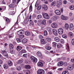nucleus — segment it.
Segmentation results:
<instances>
[{
    "mask_svg": "<svg viewBox=\"0 0 74 74\" xmlns=\"http://www.w3.org/2000/svg\"><path fill=\"white\" fill-rule=\"evenodd\" d=\"M58 33L59 34H62L63 33V30L62 28H59L58 30Z\"/></svg>",
    "mask_w": 74,
    "mask_h": 74,
    "instance_id": "obj_8",
    "label": "nucleus"
},
{
    "mask_svg": "<svg viewBox=\"0 0 74 74\" xmlns=\"http://www.w3.org/2000/svg\"><path fill=\"white\" fill-rule=\"evenodd\" d=\"M8 34L9 35V38L13 37L14 36V34L12 33V32H10Z\"/></svg>",
    "mask_w": 74,
    "mask_h": 74,
    "instance_id": "obj_15",
    "label": "nucleus"
},
{
    "mask_svg": "<svg viewBox=\"0 0 74 74\" xmlns=\"http://www.w3.org/2000/svg\"><path fill=\"white\" fill-rule=\"evenodd\" d=\"M63 64H64V63L62 61H60L57 64L58 66H62L63 65Z\"/></svg>",
    "mask_w": 74,
    "mask_h": 74,
    "instance_id": "obj_14",
    "label": "nucleus"
},
{
    "mask_svg": "<svg viewBox=\"0 0 74 74\" xmlns=\"http://www.w3.org/2000/svg\"><path fill=\"white\" fill-rule=\"evenodd\" d=\"M44 18L47 19H48L49 18V16L48 14L46 13H45L42 14Z\"/></svg>",
    "mask_w": 74,
    "mask_h": 74,
    "instance_id": "obj_3",
    "label": "nucleus"
},
{
    "mask_svg": "<svg viewBox=\"0 0 74 74\" xmlns=\"http://www.w3.org/2000/svg\"><path fill=\"white\" fill-rule=\"evenodd\" d=\"M31 59L32 61L33 62L36 63L37 62V59L33 56L31 57Z\"/></svg>",
    "mask_w": 74,
    "mask_h": 74,
    "instance_id": "obj_4",
    "label": "nucleus"
},
{
    "mask_svg": "<svg viewBox=\"0 0 74 74\" xmlns=\"http://www.w3.org/2000/svg\"><path fill=\"white\" fill-rule=\"evenodd\" d=\"M69 8L70 10H74V6L73 5H71L70 6Z\"/></svg>",
    "mask_w": 74,
    "mask_h": 74,
    "instance_id": "obj_38",
    "label": "nucleus"
},
{
    "mask_svg": "<svg viewBox=\"0 0 74 74\" xmlns=\"http://www.w3.org/2000/svg\"><path fill=\"white\" fill-rule=\"evenodd\" d=\"M42 9H43L45 11H47V10L48 9V7L46 5L44 4L43 5L42 7Z\"/></svg>",
    "mask_w": 74,
    "mask_h": 74,
    "instance_id": "obj_18",
    "label": "nucleus"
},
{
    "mask_svg": "<svg viewBox=\"0 0 74 74\" xmlns=\"http://www.w3.org/2000/svg\"><path fill=\"white\" fill-rule=\"evenodd\" d=\"M9 14H10V15H13V14H14V12H10L9 13Z\"/></svg>",
    "mask_w": 74,
    "mask_h": 74,
    "instance_id": "obj_61",
    "label": "nucleus"
},
{
    "mask_svg": "<svg viewBox=\"0 0 74 74\" xmlns=\"http://www.w3.org/2000/svg\"><path fill=\"white\" fill-rule=\"evenodd\" d=\"M67 69L69 70H72L73 69V67L70 66H68L67 67Z\"/></svg>",
    "mask_w": 74,
    "mask_h": 74,
    "instance_id": "obj_31",
    "label": "nucleus"
},
{
    "mask_svg": "<svg viewBox=\"0 0 74 74\" xmlns=\"http://www.w3.org/2000/svg\"><path fill=\"white\" fill-rule=\"evenodd\" d=\"M66 49H67L68 51H70V48L69 47V46L68 44H67L66 45Z\"/></svg>",
    "mask_w": 74,
    "mask_h": 74,
    "instance_id": "obj_26",
    "label": "nucleus"
},
{
    "mask_svg": "<svg viewBox=\"0 0 74 74\" xmlns=\"http://www.w3.org/2000/svg\"><path fill=\"white\" fill-rule=\"evenodd\" d=\"M42 24L43 25H46V20L44 19L42 20Z\"/></svg>",
    "mask_w": 74,
    "mask_h": 74,
    "instance_id": "obj_25",
    "label": "nucleus"
},
{
    "mask_svg": "<svg viewBox=\"0 0 74 74\" xmlns=\"http://www.w3.org/2000/svg\"><path fill=\"white\" fill-rule=\"evenodd\" d=\"M74 27L73 26V25L72 24H70V27H69V30H73L74 29Z\"/></svg>",
    "mask_w": 74,
    "mask_h": 74,
    "instance_id": "obj_17",
    "label": "nucleus"
},
{
    "mask_svg": "<svg viewBox=\"0 0 74 74\" xmlns=\"http://www.w3.org/2000/svg\"><path fill=\"white\" fill-rule=\"evenodd\" d=\"M25 68L26 69H31V66L29 65H27L25 66Z\"/></svg>",
    "mask_w": 74,
    "mask_h": 74,
    "instance_id": "obj_22",
    "label": "nucleus"
},
{
    "mask_svg": "<svg viewBox=\"0 0 74 74\" xmlns=\"http://www.w3.org/2000/svg\"><path fill=\"white\" fill-rule=\"evenodd\" d=\"M55 12L56 15H60L61 14V12L59 10H56L55 11Z\"/></svg>",
    "mask_w": 74,
    "mask_h": 74,
    "instance_id": "obj_10",
    "label": "nucleus"
},
{
    "mask_svg": "<svg viewBox=\"0 0 74 74\" xmlns=\"http://www.w3.org/2000/svg\"><path fill=\"white\" fill-rule=\"evenodd\" d=\"M5 20L6 21V25H8L9 23H10V19L9 18H5Z\"/></svg>",
    "mask_w": 74,
    "mask_h": 74,
    "instance_id": "obj_16",
    "label": "nucleus"
},
{
    "mask_svg": "<svg viewBox=\"0 0 74 74\" xmlns=\"http://www.w3.org/2000/svg\"><path fill=\"white\" fill-rule=\"evenodd\" d=\"M16 40L18 42H21V40L19 38H17Z\"/></svg>",
    "mask_w": 74,
    "mask_h": 74,
    "instance_id": "obj_50",
    "label": "nucleus"
},
{
    "mask_svg": "<svg viewBox=\"0 0 74 74\" xmlns=\"http://www.w3.org/2000/svg\"><path fill=\"white\" fill-rule=\"evenodd\" d=\"M37 8L38 10H41V5H40Z\"/></svg>",
    "mask_w": 74,
    "mask_h": 74,
    "instance_id": "obj_49",
    "label": "nucleus"
},
{
    "mask_svg": "<svg viewBox=\"0 0 74 74\" xmlns=\"http://www.w3.org/2000/svg\"><path fill=\"white\" fill-rule=\"evenodd\" d=\"M44 63H45V62H44V61L41 60L40 62L38 63L37 65L38 66H40V67H43Z\"/></svg>",
    "mask_w": 74,
    "mask_h": 74,
    "instance_id": "obj_1",
    "label": "nucleus"
},
{
    "mask_svg": "<svg viewBox=\"0 0 74 74\" xmlns=\"http://www.w3.org/2000/svg\"><path fill=\"white\" fill-rule=\"evenodd\" d=\"M16 69L18 71H20L21 69V67L20 66H17V67L16 68Z\"/></svg>",
    "mask_w": 74,
    "mask_h": 74,
    "instance_id": "obj_43",
    "label": "nucleus"
},
{
    "mask_svg": "<svg viewBox=\"0 0 74 74\" xmlns=\"http://www.w3.org/2000/svg\"><path fill=\"white\" fill-rule=\"evenodd\" d=\"M9 48L10 49H13L14 48V45H13L12 44H10L9 45Z\"/></svg>",
    "mask_w": 74,
    "mask_h": 74,
    "instance_id": "obj_33",
    "label": "nucleus"
},
{
    "mask_svg": "<svg viewBox=\"0 0 74 74\" xmlns=\"http://www.w3.org/2000/svg\"><path fill=\"white\" fill-rule=\"evenodd\" d=\"M8 65L9 66H11L12 65V63L11 61H9L8 62Z\"/></svg>",
    "mask_w": 74,
    "mask_h": 74,
    "instance_id": "obj_27",
    "label": "nucleus"
},
{
    "mask_svg": "<svg viewBox=\"0 0 74 74\" xmlns=\"http://www.w3.org/2000/svg\"><path fill=\"white\" fill-rule=\"evenodd\" d=\"M62 74H69V72L66 71H65L63 72Z\"/></svg>",
    "mask_w": 74,
    "mask_h": 74,
    "instance_id": "obj_44",
    "label": "nucleus"
},
{
    "mask_svg": "<svg viewBox=\"0 0 74 74\" xmlns=\"http://www.w3.org/2000/svg\"><path fill=\"white\" fill-rule=\"evenodd\" d=\"M62 36L63 38H66L67 37V35L65 34L62 35Z\"/></svg>",
    "mask_w": 74,
    "mask_h": 74,
    "instance_id": "obj_48",
    "label": "nucleus"
},
{
    "mask_svg": "<svg viewBox=\"0 0 74 74\" xmlns=\"http://www.w3.org/2000/svg\"><path fill=\"white\" fill-rule=\"evenodd\" d=\"M41 20H39L37 22V23L38 25H39V26H40L41 25Z\"/></svg>",
    "mask_w": 74,
    "mask_h": 74,
    "instance_id": "obj_30",
    "label": "nucleus"
},
{
    "mask_svg": "<svg viewBox=\"0 0 74 74\" xmlns=\"http://www.w3.org/2000/svg\"><path fill=\"white\" fill-rule=\"evenodd\" d=\"M23 57L26 58H27V54H23Z\"/></svg>",
    "mask_w": 74,
    "mask_h": 74,
    "instance_id": "obj_57",
    "label": "nucleus"
},
{
    "mask_svg": "<svg viewBox=\"0 0 74 74\" xmlns=\"http://www.w3.org/2000/svg\"><path fill=\"white\" fill-rule=\"evenodd\" d=\"M55 41L56 42H59V41H60V39H59V38L57 37H55Z\"/></svg>",
    "mask_w": 74,
    "mask_h": 74,
    "instance_id": "obj_28",
    "label": "nucleus"
},
{
    "mask_svg": "<svg viewBox=\"0 0 74 74\" xmlns=\"http://www.w3.org/2000/svg\"><path fill=\"white\" fill-rule=\"evenodd\" d=\"M1 53L3 55L5 56H8V54L5 50L2 51H1Z\"/></svg>",
    "mask_w": 74,
    "mask_h": 74,
    "instance_id": "obj_11",
    "label": "nucleus"
},
{
    "mask_svg": "<svg viewBox=\"0 0 74 74\" xmlns=\"http://www.w3.org/2000/svg\"><path fill=\"white\" fill-rule=\"evenodd\" d=\"M29 23L31 25H33V22L32 20H30L29 21Z\"/></svg>",
    "mask_w": 74,
    "mask_h": 74,
    "instance_id": "obj_62",
    "label": "nucleus"
},
{
    "mask_svg": "<svg viewBox=\"0 0 74 74\" xmlns=\"http://www.w3.org/2000/svg\"><path fill=\"white\" fill-rule=\"evenodd\" d=\"M26 73L27 74H30V72L29 70H27L26 71Z\"/></svg>",
    "mask_w": 74,
    "mask_h": 74,
    "instance_id": "obj_56",
    "label": "nucleus"
},
{
    "mask_svg": "<svg viewBox=\"0 0 74 74\" xmlns=\"http://www.w3.org/2000/svg\"><path fill=\"white\" fill-rule=\"evenodd\" d=\"M69 36H70V37H73V33L72 32H69Z\"/></svg>",
    "mask_w": 74,
    "mask_h": 74,
    "instance_id": "obj_32",
    "label": "nucleus"
},
{
    "mask_svg": "<svg viewBox=\"0 0 74 74\" xmlns=\"http://www.w3.org/2000/svg\"><path fill=\"white\" fill-rule=\"evenodd\" d=\"M22 62H23V61L22 60H20L18 61L17 63H18V64H21Z\"/></svg>",
    "mask_w": 74,
    "mask_h": 74,
    "instance_id": "obj_41",
    "label": "nucleus"
},
{
    "mask_svg": "<svg viewBox=\"0 0 74 74\" xmlns=\"http://www.w3.org/2000/svg\"><path fill=\"white\" fill-rule=\"evenodd\" d=\"M22 48L20 46H17L16 49L17 51H21V50L22 49Z\"/></svg>",
    "mask_w": 74,
    "mask_h": 74,
    "instance_id": "obj_29",
    "label": "nucleus"
},
{
    "mask_svg": "<svg viewBox=\"0 0 74 74\" xmlns=\"http://www.w3.org/2000/svg\"><path fill=\"white\" fill-rule=\"evenodd\" d=\"M38 37L39 39H42V38H43V36L41 35H39Z\"/></svg>",
    "mask_w": 74,
    "mask_h": 74,
    "instance_id": "obj_51",
    "label": "nucleus"
},
{
    "mask_svg": "<svg viewBox=\"0 0 74 74\" xmlns=\"http://www.w3.org/2000/svg\"><path fill=\"white\" fill-rule=\"evenodd\" d=\"M61 18L62 20H67L69 19V17L67 16H65L63 15L61 16Z\"/></svg>",
    "mask_w": 74,
    "mask_h": 74,
    "instance_id": "obj_9",
    "label": "nucleus"
},
{
    "mask_svg": "<svg viewBox=\"0 0 74 74\" xmlns=\"http://www.w3.org/2000/svg\"><path fill=\"white\" fill-rule=\"evenodd\" d=\"M27 39L26 38H24V39H23L22 40V42L23 43L25 44L26 42H27Z\"/></svg>",
    "mask_w": 74,
    "mask_h": 74,
    "instance_id": "obj_34",
    "label": "nucleus"
},
{
    "mask_svg": "<svg viewBox=\"0 0 74 74\" xmlns=\"http://www.w3.org/2000/svg\"><path fill=\"white\" fill-rule=\"evenodd\" d=\"M3 67L5 69H7V64L5 63H4L3 64Z\"/></svg>",
    "mask_w": 74,
    "mask_h": 74,
    "instance_id": "obj_40",
    "label": "nucleus"
},
{
    "mask_svg": "<svg viewBox=\"0 0 74 74\" xmlns=\"http://www.w3.org/2000/svg\"><path fill=\"white\" fill-rule=\"evenodd\" d=\"M60 41L61 43H62V44H63V43L64 42V40L63 39H61L60 40Z\"/></svg>",
    "mask_w": 74,
    "mask_h": 74,
    "instance_id": "obj_55",
    "label": "nucleus"
},
{
    "mask_svg": "<svg viewBox=\"0 0 74 74\" xmlns=\"http://www.w3.org/2000/svg\"><path fill=\"white\" fill-rule=\"evenodd\" d=\"M44 35L45 36H47L48 35V32H47V31H44Z\"/></svg>",
    "mask_w": 74,
    "mask_h": 74,
    "instance_id": "obj_53",
    "label": "nucleus"
},
{
    "mask_svg": "<svg viewBox=\"0 0 74 74\" xmlns=\"http://www.w3.org/2000/svg\"><path fill=\"white\" fill-rule=\"evenodd\" d=\"M37 55L38 56V57H39V58H40V57H41L42 55H41V53L40 51H38L37 52Z\"/></svg>",
    "mask_w": 74,
    "mask_h": 74,
    "instance_id": "obj_24",
    "label": "nucleus"
},
{
    "mask_svg": "<svg viewBox=\"0 0 74 74\" xmlns=\"http://www.w3.org/2000/svg\"><path fill=\"white\" fill-rule=\"evenodd\" d=\"M53 33L55 35V36H58V32L55 29H53L52 30Z\"/></svg>",
    "mask_w": 74,
    "mask_h": 74,
    "instance_id": "obj_12",
    "label": "nucleus"
},
{
    "mask_svg": "<svg viewBox=\"0 0 74 74\" xmlns=\"http://www.w3.org/2000/svg\"><path fill=\"white\" fill-rule=\"evenodd\" d=\"M23 37H24V35H21L19 36V38L20 39H22V38H23Z\"/></svg>",
    "mask_w": 74,
    "mask_h": 74,
    "instance_id": "obj_58",
    "label": "nucleus"
},
{
    "mask_svg": "<svg viewBox=\"0 0 74 74\" xmlns=\"http://www.w3.org/2000/svg\"><path fill=\"white\" fill-rule=\"evenodd\" d=\"M71 43L73 45H74V39H72V40Z\"/></svg>",
    "mask_w": 74,
    "mask_h": 74,
    "instance_id": "obj_63",
    "label": "nucleus"
},
{
    "mask_svg": "<svg viewBox=\"0 0 74 74\" xmlns=\"http://www.w3.org/2000/svg\"><path fill=\"white\" fill-rule=\"evenodd\" d=\"M56 2L57 5L58 7H59V5H61L62 4V0H57Z\"/></svg>",
    "mask_w": 74,
    "mask_h": 74,
    "instance_id": "obj_7",
    "label": "nucleus"
},
{
    "mask_svg": "<svg viewBox=\"0 0 74 74\" xmlns=\"http://www.w3.org/2000/svg\"><path fill=\"white\" fill-rule=\"evenodd\" d=\"M10 7L11 8H12L14 7V5L12 4H10L9 5Z\"/></svg>",
    "mask_w": 74,
    "mask_h": 74,
    "instance_id": "obj_59",
    "label": "nucleus"
},
{
    "mask_svg": "<svg viewBox=\"0 0 74 74\" xmlns=\"http://www.w3.org/2000/svg\"><path fill=\"white\" fill-rule=\"evenodd\" d=\"M64 66H67V63L66 62H64Z\"/></svg>",
    "mask_w": 74,
    "mask_h": 74,
    "instance_id": "obj_64",
    "label": "nucleus"
},
{
    "mask_svg": "<svg viewBox=\"0 0 74 74\" xmlns=\"http://www.w3.org/2000/svg\"><path fill=\"white\" fill-rule=\"evenodd\" d=\"M40 42L42 44H45L47 43V41L45 40L42 39L40 40Z\"/></svg>",
    "mask_w": 74,
    "mask_h": 74,
    "instance_id": "obj_13",
    "label": "nucleus"
},
{
    "mask_svg": "<svg viewBox=\"0 0 74 74\" xmlns=\"http://www.w3.org/2000/svg\"><path fill=\"white\" fill-rule=\"evenodd\" d=\"M32 5H30L29 6V10L31 11L32 10Z\"/></svg>",
    "mask_w": 74,
    "mask_h": 74,
    "instance_id": "obj_60",
    "label": "nucleus"
},
{
    "mask_svg": "<svg viewBox=\"0 0 74 74\" xmlns=\"http://www.w3.org/2000/svg\"><path fill=\"white\" fill-rule=\"evenodd\" d=\"M46 49L47 50H50L51 49V47L49 46H47L46 47Z\"/></svg>",
    "mask_w": 74,
    "mask_h": 74,
    "instance_id": "obj_45",
    "label": "nucleus"
},
{
    "mask_svg": "<svg viewBox=\"0 0 74 74\" xmlns=\"http://www.w3.org/2000/svg\"><path fill=\"white\" fill-rule=\"evenodd\" d=\"M24 32H25V31L23 30H21L20 31H19L17 32V34L18 36H21L22 35V34H24Z\"/></svg>",
    "mask_w": 74,
    "mask_h": 74,
    "instance_id": "obj_5",
    "label": "nucleus"
},
{
    "mask_svg": "<svg viewBox=\"0 0 74 74\" xmlns=\"http://www.w3.org/2000/svg\"><path fill=\"white\" fill-rule=\"evenodd\" d=\"M57 47L58 48H61L62 47V45L60 43H58L57 44Z\"/></svg>",
    "mask_w": 74,
    "mask_h": 74,
    "instance_id": "obj_37",
    "label": "nucleus"
},
{
    "mask_svg": "<svg viewBox=\"0 0 74 74\" xmlns=\"http://www.w3.org/2000/svg\"><path fill=\"white\" fill-rule=\"evenodd\" d=\"M51 20L52 21H55L57 20V18L55 16H53L51 18Z\"/></svg>",
    "mask_w": 74,
    "mask_h": 74,
    "instance_id": "obj_20",
    "label": "nucleus"
},
{
    "mask_svg": "<svg viewBox=\"0 0 74 74\" xmlns=\"http://www.w3.org/2000/svg\"><path fill=\"white\" fill-rule=\"evenodd\" d=\"M52 44L53 47H56V46L57 43L55 42H53Z\"/></svg>",
    "mask_w": 74,
    "mask_h": 74,
    "instance_id": "obj_47",
    "label": "nucleus"
},
{
    "mask_svg": "<svg viewBox=\"0 0 74 74\" xmlns=\"http://www.w3.org/2000/svg\"><path fill=\"white\" fill-rule=\"evenodd\" d=\"M18 19H17V21L14 25L15 26H18Z\"/></svg>",
    "mask_w": 74,
    "mask_h": 74,
    "instance_id": "obj_52",
    "label": "nucleus"
},
{
    "mask_svg": "<svg viewBox=\"0 0 74 74\" xmlns=\"http://www.w3.org/2000/svg\"><path fill=\"white\" fill-rule=\"evenodd\" d=\"M46 30L49 32H51V28L50 27H47V28Z\"/></svg>",
    "mask_w": 74,
    "mask_h": 74,
    "instance_id": "obj_36",
    "label": "nucleus"
},
{
    "mask_svg": "<svg viewBox=\"0 0 74 74\" xmlns=\"http://www.w3.org/2000/svg\"><path fill=\"white\" fill-rule=\"evenodd\" d=\"M39 4L40 3H39V1H37L35 5V7H38Z\"/></svg>",
    "mask_w": 74,
    "mask_h": 74,
    "instance_id": "obj_39",
    "label": "nucleus"
},
{
    "mask_svg": "<svg viewBox=\"0 0 74 74\" xmlns=\"http://www.w3.org/2000/svg\"><path fill=\"white\" fill-rule=\"evenodd\" d=\"M29 19H27L24 21L23 22V23L24 24V25H26L27 23L28 22H29Z\"/></svg>",
    "mask_w": 74,
    "mask_h": 74,
    "instance_id": "obj_23",
    "label": "nucleus"
},
{
    "mask_svg": "<svg viewBox=\"0 0 74 74\" xmlns=\"http://www.w3.org/2000/svg\"><path fill=\"white\" fill-rule=\"evenodd\" d=\"M37 74H45V71L43 69H39L37 71Z\"/></svg>",
    "mask_w": 74,
    "mask_h": 74,
    "instance_id": "obj_2",
    "label": "nucleus"
},
{
    "mask_svg": "<svg viewBox=\"0 0 74 74\" xmlns=\"http://www.w3.org/2000/svg\"><path fill=\"white\" fill-rule=\"evenodd\" d=\"M65 27L66 29H68L69 28V25L67 24V23H66L65 25Z\"/></svg>",
    "mask_w": 74,
    "mask_h": 74,
    "instance_id": "obj_35",
    "label": "nucleus"
},
{
    "mask_svg": "<svg viewBox=\"0 0 74 74\" xmlns=\"http://www.w3.org/2000/svg\"><path fill=\"white\" fill-rule=\"evenodd\" d=\"M21 52L22 53H26V50H25V49H23L21 50Z\"/></svg>",
    "mask_w": 74,
    "mask_h": 74,
    "instance_id": "obj_54",
    "label": "nucleus"
},
{
    "mask_svg": "<svg viewBox=\"0 0 74 74\" xmlns=\"http://www.w3.org/2000/svg\"><path fill=\"white\" fill-rule=\"evenodd\" d=\"M51 5L52 6H55V5H56V2L55 1L51 3Z\"/></svg>",
    "mask_w": 74,
    "mask_h": 74,
    "instance_id": "obj_46",
    "label": "nucleus"
},
{
    "mask_svg": "<svg viewBox=\"0 0 74 74\" xmlns=\"http://www.w3.org/2000/svg\"><path fill=\"white\" fill-rule=\"evenodd\" d=\"M51 26L52 28L54 29H55L58 26V24L57 23H53L51 25Z\"/></svg>",
    "mask_w": 74,
    "mask_h": 74,
    "instance_id": "obj_6",
    "label": "nucleus"
},
{
    "mask_svg": "<svg viewBox=\"0 0 74 74\" xmlns=\"http://www.w3.org/2000/svg\"><path fill=\"white\" fill-rule=\"evenodd\" d=\"M42 15L41 14H39L37 16L36 19H40L42 18Z\"/></svg>",
    "mask_w": 74,
    "mask_h": 74,
    "instance_id": "obj_21",
    "label": "nucleus"
},
{
    "mask_svg": "<svg viewBox=\"0 0 74 74\" xmlns=\"http://www.w3.org/2000/svg\"><path fill=\"white\" fill-rule=\"evenodd\" d=\"M25 35L26 36H29L30 35V33L28 31H26L25 32Z\"/></svg>",
    "mask_w": 74,
    "mask_h": 74,
    "instance_id": "obj_42",
    "label": "nucleus"
},
{
    "mask_svg": "<svg viewBox=\"0 0 74 74\" xmlns=\"http://www.w3.org/2000/svg\"><path fill=\"white\" fill-rule=\"evenodd\" d=\"M46 41L48 42H50V41H51V38L49 36H47L46 38Z\"/></svg>",
    "mask_w": 74,
    "mask_h": 74,
    "instance_id": "obj_19",
    "label": "nucleus"
}]
</instances>
